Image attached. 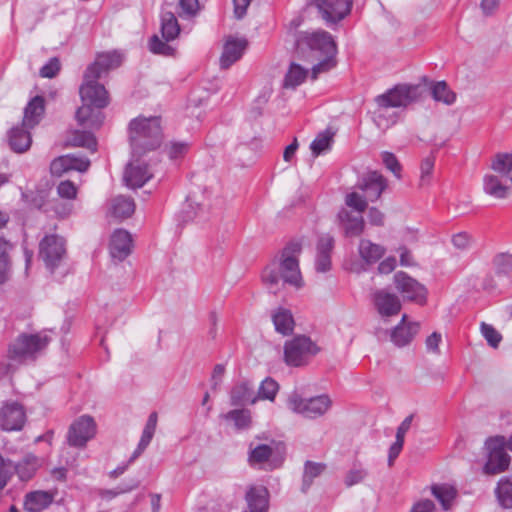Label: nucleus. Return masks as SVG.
Here are the masks:
<instances>
[{"label":"nucleus","mask_w":512,"mask_h":512,"mask_svg":"<svg viewBox=\"0 0 512 512\" xmlns=\"http://www.w3.org/2000/svg\"><path fill=\"white\" fill-rule=\"evenodd\" d=\"M431 492L445 511L451 508L452 503L457 496L456 489L446 484L433 485Z\"/></svg>","instance_id":"35"},{"label":"nucleus","mask_w":512,"mask_h":512,"mask_svg":"<svg viewBox=\"0 0 512 512\" xmlns=\"http://www.w3.org/2000/svg\"><path fill=\"white\" fill-rule=\"evenodd\" d=\"M247 47L246 39L229 38L224 44L220 58V66L223 69L229 68L238 61Z\"/></svg>","instance_id":"21"},{"label":"nucleus","mask_w":512,"mask_h":512,"mask_svg":"<svg viewBox=\"0 0 512 512\" xmlns=\"http://www.w3.org/2000/svg\"><path fill=\"white\" fill-rule=\"evenodd\" d=\"M302 245L298 241L289 242L282 250L279 262H272L262 272V281L267 289L276 294L279 285L289 284L296 288L302 286V277L299 269L298 256Z\"/></svg>","instance_id":"2"},{"label":"nucleus","mask_w":512,"mask_h":512,"mask_svg":"<svg viewBox=\"0 0 512 512\" xmlns=\"http://www.w3.org/2000/svg\"><path fill=\"white\" fill-rule=\"evenodd\" d=\"M275 330L282 335H289L293 332L295 321L292 312L284 307H278L271 313Z\"/></svg>","instance_id":"28"},{"label":"nucleus","mask_w":512,"mask_h":512,"mask_svg":"<svg viewBox=\"0 0 512 512\" xmlns=\"http://www.w3.org/2000/svg\"><path fill=\"white\" fill-rule=\"evenodd\" d=\"M129 139L134 155H142L160 147L163 140L161 118L157 116L134 118L129 123Z\"/></svg>","instance_id":"4"},{"label":"nucleus","mask_w":512,"mask_h":512,"mask_svg":"<svg viewBox=\"0 0 512 512\" xmlns=\"http://www.w3.org/2000/svg\"><path fill=\"white\" fill-rule=\"evenodd\" d=\"M471 242V237L469 234L465 232H460L453 236L452 243L458 249H466L469 247Z\"/></svg>","instance_id":"63"},{"label":"nucleus","mask_w":512,"mask_h":512,"mask_svg":"<svg viewBox=\"0 0 512 512\" xmlns=\"http://www.w3.org/2000/svg\"><path fill=\"white\" fill-rule=\"evenodd\" d=\"M331 404V399L325 394L304 399L300 395L293 393L288 399L289 409L309 419H315L324 415L331 407Z\"/></svg>","instance_id":"9"},{"label":"nucleus","mask_w":512,"mask_h":512,"mask_svg":"<svg viewBox=\"0 0 512 512\" xmlns=\"http://www.w3.org/2000/svg\"><path fill=\"white\" fill-rule=\"evenodd\" d=\"M481 332L491 347H498L502 340V336L492 325L482 322Z\"/></svg>","instance_id":"51"},{"label":"nucleus","mask_w":512,"mask_h":512,"mask_svg":"<svg viewBox=\"0 0 512 512\" xmlns=\"http://www.w3.org/2000/svg\"><path fill=\"white\" fill-rule=\"evenodd\" d=\"M296 42L299 48H307L312 57L318 60V63L312 67L313 79L336 66L337 45L329 32L324 30L300 32Z\"/></svg>","instance_id":"3"},{"label":"nucleus","mask_w":512,"mask_h":512,"mask_svg":"<svg viewBox=\"0 0 512 512\" xmlns=\"http://www.w3.org/2000/svg\"><path fill=\"white\" fill-rule=\"evenodd\" d=\"M123 57L117 51L100 53L97 55L95 61L87 68H94L93 74L101 77L104 73L111 69L118 68L122 63Z\"/></svg>","instance_id":"22"},{"label":"nucleus","mask_w":512,"mask_h":512,"mask_svg":"<svg viewBox=\"0 0 512 512\" xmlns=\"http://www.w3.org/2000/svg\"><path fill=\"white\" fill-rule=\"evenodd\" d=\"M156 425H157V413L152 412L147 419L144 430L142 432L141 439L138 443V452L139 453H142L147 448V446L150 444V442L153 438V435L155 433V430H156Z\"/></svg>","instance_id":"44"},{"label":"nucleus","mask_w":512,"mask_h":512,"mask_svg":"<svg viewBox=\"0 0 512 512\" xmlns=\"http://www.w3.org/2000/svg\"><path fill=\"white\" fill-rule=\"evenodd\" d=\"M180 16L181 17H192L195 16L201 9L199 0H180Z\"/></svg>","instance_id":"53"},{"label":"nucleus","mask_w":512,"mask_h":512,"mask_svg":"<svg viewBox=\"0 0 512 512\" xmlns=\"http://www.w3.org/2000/svg\"><path fill=\"white\" fill-rule=\"evenodd\" d=\"M70 143L76 147H84L95 152L97 149L96 138L91 132L76 130L70 138Z\"/></svg>","instance_id":"43"},{"label":"nucleus","mask_w":512,"mask_h":512,"mask_svg":"<svg viewBox=\"0 0 512 512\" xmlns=\"http://www.w3.org/2000/svg\"><path fill=\"white\" fill-rule=\"evenodd\" d=\"M374 308L382 318H389L397 315L402 304L399 297L386 289H377L371 295Z\"/></svg>","instance_id":"16"},{"label":"nucleus","mask_w":512,"mask_h":512,"mask_svg":"<svg viewBox=\"0 0 512 512\" xmlns=\"http://www.w3.org/2000/svg\"><path fill=\"white\" fill-rule=\"evenodd\" d=\"M135 211V203L131 197L117 196L112 199L111 213L119 219L129 218Z\"/></svg>","instance_id":"33"},{"label":"nucleus","mask_w":512,"mask_h":512,"mask_svg":"<svg viewBox=\"0 0 512 512\" xmlns=\"http://www.w3.org/2000/svg\"><path fill=\"white\" fill-rule=\"evenodd\" d=\"M332 142H333V133L332 132H330L329 130L320 132L310 145L312 154L317 157L320 154L330 150Z\"/></svg>","instance_id":"42"},{"label":"nucleus","mask_w":512,"mask_h":512,"mask_svg":"<svg viewBox=\"0 0 512 512\" xmlns=\"http://www.w3.org/2000/svg\"><path fill=\"white\" fill-rule=\"evenodd\" d=\"M315 6L328 23H337L351 11L353 0H315Z\"/></svg>","instance_id":"14"},{"label":"nucleus","mask_w":512,"mask_h":512,"mask_svg":"<svg viewBox=\"0 0 512 512\" xmlns=\"http://www.w3.org/2000/svg\"><path fill=\"white\" fill-rule=\"evenodd\" d=\"M337 218L346 237H357L363 233L365 222L362 215L354 214L342 208L338 212Z\"/></svg>","instance_id":"19"},{"label":"nucleus","mask_w":512,"mask_h":512,"mask_svg":"<svg viewBox=\"0 0 512 512\" xmlns=\"http://www.w3.org/2000/svg\"><path fill=\"white\" fill-rule=\"evenodd\" d=\"M224 418L233 421L237 429H245L251 422L250 412L244 409L231 410L224 415Z\"/></svg>","instance_id":"46"},{"label":"nucleus","mask_w":512,"mask_h":512,"mask_svg":"<svg viewBox=\"0 0 512 512\" xmlns=\"http://www.w3.org/2000/svg\"><path fill=\"white\" fill-rule=\"evenodd\" d=\"M279 390V384L271 377L265 378L259 387L258 398L273 401Z\"/></svg>","instance_id":"47"},{"label":"nucleus","mask_w":512,"mask_h":512,"mask_svg":"<svg viewBox=\"0 0 512 512\" xmlns=\"http://www.w3.org/2000/svg\"><path fill=\"white\" fill-rule=\"evenodd\" d=\"M435 504L429 499H423L416 502L410 512H434Z\"/></svg>","instance_id":"64"},{"label":"nucleus","mask_w":512,"mask_h":512,"mask_svg":"<svg viewBox=\"0 0 512 512\" xmlns=\"http://www.w3.org/2000/svg\"><path fill=\"white\" fill-rule=\"evenodd\" d=\"M58 195L65 199H74L77 195V188L71 181H62L57 186Z\"/></svg>","instance_id":"58"},{"label":"nucleus","mask_w":512,"mask_h":512,"mask_svg":"<svg viewBox=\"0 0 512 512\" xmlns=\"http://www.w3.org/2000/svg\"><path fill=\"white\" fill-rule=\"evenodd\" d=\"M326 469V465L323 463L306 461L304 463V471L302 476V492H307L311 487L315 478L319 477Z\"/></svg>","instance_id":"34"},{"label":"nucleus","mask_w":512,"mask_h":512,"mask_svg":"<svg viewBox=\"0 0 512 512\" xmlns=\"http://www.w3.org/2000/svg\"><path fill=\"white\" fill-rule=\"evenodd\" d=\"M152 174L145 164L129 163L124 172V181L130 188L142 187L150 178Z\"/></svg>","instance_id":"23"},{"label":"nucleus","mask_w":512,"mask_h":512,"mask_svg":"<svg viewBox=\"0 0 512 512\" xmlns=\"http://www.w3.org/2000/svg\"><path fill=\"white\" fill-rule=\"evenodd\" d=\"M29 128L25 126H16L9 131V145L11 149L17 153L27 151L32 143Z\"/></svg>","instance_id":"29"},{"label":"nucleus","mask_w":512,"mask_h":512,"mask_svg":"<svg viewBox=\"0 0 512 512\" xmlns=\"http://www.w3.org/2000/svg\"><path fill=\"white\" fill-rule=\"evenodd\" d=\"M71 164L73 166V169L78 172H85L88 170L90 166L89 159L83 157V156H77L74 154H71Z\"/></svg>","instance_id":"62"},{"label":"nucleus","mask_w":512,"mask_h":512,"mask_svg":"<svg viewBox=\"0 0 512 512\" xmlns=\"http://www.w3.org/2000/svg\"><path fill=\"white\" fill-rule=\"evenodd\" d=\"M420 329L419 322H407V315L404 314L401 321L391 331L390 339L397 347H404L413 340Z\"/></svg>","instance_id":"18"},{"label":"nucleus","mask_w":512,"mask_h":512,"mask_svg":"<svg viewBox=\"0 0 512 512\" xmlns=\"http://www.w3.org/2000/svg\"><path fill=\"white\" fill-rule=\"evenodd\" d=\"M494 265L498 273L508 274L512 271V254L502 253L494 258Z\"/></svg>","instance_id":"54"},{"label":"nucleus","mask_w":512,"mask_h":512,"mask_svg":"<svg viewBox=\"0 0 512 512\" xmlns=\"http://www.w3.org/2000/svg\"><path fill=\"white\" fill-rule=\"evenodd\" d=\"M54 500V494L48 491H32L25 495L24 509L27 512H42L48 508Z\"/></svg>","instance_id":"24"},{"label":"nucleus","mask_w":512,"mask_h":512,"mask_svg":"<svg viewBox=\"0 0 512 512\" xmlns=\"http://www.w3.org/2000/svg\"><path fill=\"white\" fill-rule=\"evenodd\" d=\"M483 190L487 195L496 199H505L510 193V187L502 177L494 174L484 175Z\"/></svg>","instance_id":"27"},{"label":"nucleus","mask_w":512,"mask_h":512,"mask_svg":"<svg viewBox=\"0 0 512 512\" xmlns=\"http://www.w3.org/2000/svg\"><path fill=\"white\" fill-rule=\"evenodd\" d=\"M60 68L61 65L59 59L53 57L49 59V61L44 66H42L39 74L43 78H53L59 73Z\"/></svg>","instance_id":"56"},{"label":"nucleus","mask_w":512,"mask_h":512,"mask_svg":"<svg viewBox=\"0 0 512 512\" xmlns=\"http://www.w3.org/2000/svg\"><path fill=\"white\" fill-rule=\"evenodd\" d=\"M132 246L131 234L124 229H117L111 235L109 244L110 255L113 259L123 261L130 255Z\"/></svg>","instance_id":"17"},{"label":"nucleus","mask_w":512,"mask_h":512,"mask_svg":"<svg viewBox=\"0 0 512 512\" xmlns=\"http://www.w3.org/2000/svg\"><path fill=\"white\" fill-rule=\"evenodd\" d=\"M431 95L437 102L451 105L456 100V94L448 87L445 81H438L432 84Z\"/></svg>","instance_id":"37"},{"label":"nucleus","mask_w":512,"mask_h":512,"mask_svg":"<svg viewBox=\"0 0 512 512\" xmlns=\"http://www.w3.org/2000/svg\"><path fill=\"white\" fill-rule=\"evenodd\" d=\"M269 493L263 486H252L246 493L249 512H267Z\"/></svg>","instance_id":"25"},{"label":"nucleus","mask_w":512,"mask_h":512,"mask_svg":"<svg viewBox=\"0 0 512 512\" xmlns=\"http://www.w3.org/2000/svg\"><path fill=\"white\" fill-rule=\"evenodd\" d=\"M94 68H87L83 83L79 88V94L83 105L76 111V119L84 128L97 129L103 123L101 109L109 104V96L105 87L98 83V77L93 74Z\"/></svg>","instance_id":"1"},{"label":"nucleus","mask_w":512,"mask_h":512,"mask_svg":"<svg viewBox=\"0 0 512 512\" xmlns=\"http://www.w3.org/2000/svg\"><path fill=\"white\" fill-rule=\"evenodd\" d=\"M256 397H254L253 387L247 382H241L236 384L230 392V404L232 406H244L247 403H255Z\"/></svg>","instance_id":"30"},{"label":"nucleus","mask_w":512,"mask_h":512,"mask_svg":"<svg viewBox=\"0 0 512 512\" xmlns=\"http://www.w3.org/2000/svg\"><path fill=\"white\" fill-rule=\"evenodd\" d=\"M388 186L387 179L378 171H368L359 178L356 187L370 202H376Z\"/></svg>","instance_id":"15"},{"label":"nucleus","mask_w":512,"mask_h":512,"mask_svg":"<svg viewBox=\"0 0 512 512\" xmlns=\"http://www.w3.org/2000/svg\"><path fill=\"white\" fill-rule=\"evenodd\" d=\"M138 484L139 483L137 481H134L131 484L120 485L115 489H102L99 491V496L102 499L111 500L120 494L127 493V492L134 490L135 488L138 487Z\"/></svg>","instance_id":"50"},{"label":"nucleus","mask_w":512,"mask_h":512,"mask_svg":"<svg viewBox=\"0 0 512 512\" xmlns=\"http://www.w3.org/2000/svg\"><path fill=\"white\" fill-rule=\"evenodd\" d=\"M423 94V88L420 85L399 84L388 90L386 93L376 97L375 101L378 110L375 112V121L381 128H388L396 123V116L386 119L385 112L389 108L407 107L418 101Z\"/></svg>","instance_id":"5"},{"label":"nucleus","mask_w":512,"mask_h":512,"mask_svg":"<svg viewBox=\"0 0 512 512\" xmlns=\"http://www.w3.org/2000/svg\"><path fill=\"white\" fill-rule=\"evenodd\" d=\"M149 50L153 54L162 56H172L175 49L167 44V41H162L157 35H153L149 40Z\"/></svg>","instance_id":"49"},{"label":"nucleus","mask_w":512,"mask_h":512,"mask_svg":"<svg viewBox=\"0 0 512 512\" xmlns=\"http://www.w3.org/2000/svg\"><path fill=\"white\" fill-rule=\"evenodd\" d=\"M45 111V100L42 96L32 98L24 109L23 126L34 128L39 124Z\"/></svg>","instance_id":"26"},{"label":"nucleus","mask_w":512,"mask_h":512,"mask_svg":"<svg viewBox=\"0 0 512 512\" xmlns=\"http://www.w3.org/2000/svg\"><path fill=\"white\" fill-rule=\"evenodd\" d=\"M434 163H435V159L433 156H428L422 160L421 166H420V170H421L420 184L422 186L429 183L430 176L434 169Z\"/></svg>","instance_id":"57"},{"label":"nucleus","mask_w":512,"mask_h":512,"mask_svg":"<svg viewBox=\"0 0 512 512\" xmlns=\"http://www.w3.org/2000/svg\"><path fill=\"white\" fill-rule=\"evenodd\" d=\"M12 467V463L10 461L4 460V458L0 455V492L7 485V482L11 476Z\"/></svg>","instance_id":"60"},{"label":"nucleus","mask_w":512,"mask_h":512,"mask_svg":"<svg viewBox=\"0 0 512 512\" xmlns=\"http://www.w3.org/2000/svg\"><path fill=\"white\" fill-rule=\"evenodd\" d=\"M26 422V412L22 404L11 401L0 408V428L4 431H19Z\"/></svg>","instance_id":"13"},{"label":"nucleus","mask_w":512,"mask_h":512,"mask_svg":"<svg viewBox=\"0 0 512 512\" xmlns=\"http://www.w3.org/2000/svg\"><path fill=\"white\" fill-rule=\"evenodd\" d=\"M485 449L487 452V459L483 466L484 474L497 475L508 469L511 457L506 452L508 444L504 436L497 435L489 437L485 441Z\"/></svg>","instance_id":"7"},{"label":"nucleus","mask_w":512,"mask_h":512,"mask_svg":"<svg viewBox=\"0 0 512 512\" xmlns=\"http://www.w3.org/2000/svg\"><path fill=\"white\" fill-rule=\"evenodd\" d=\"M358 250L361 259L367 264L376 263L385 254L383 246L367 239L360 241Z\"/></svg>","instance_id":"31"},{"label":"nucleus","mask_w":512,"mask_h":512,"mask_svg":"<svg viewBox=\"0 0 512 512\" xmlns=\"http://www.w3.org/2000/svg\"><path fill=\"white\" fill-rule=\"evenodd\" d=\"M96 434V423L89 415L78 417L69 427L67 442L72 447L82 448Z\"/></svg>","instance_id":"12"},{"label":"nucleus","mask_w":512,"mask_h":512,"mask_svg":"<svg viewBox=\"0 0 512 512\" xmlns=\"http://www.w3.org/2000/svg\"><path fill=\"white\" fill-rule=\"evenodd\" d=\"M38 466V458L35 455L28 454L12 468L15 469L22 480H29L36 472Z\"/></svg>","instance_id":"36"},{"label":"nucleus","mask_w":512,"mask_h":512,"mask_svg":"<svg viewBox=\"0 0 512 512\" xmlns=\"http://www.w3.org/2000/svg\"><path fill=\"white\" fill-rule=\"evenodd\" d=\"M367 475V472L362 468H352L348 471L345 476V484L347 487H351L355 484L360 483Z\"/></svg>","instance_id":"59"},{"label":"nucleus","mask_w":512,"mask_h":512,"mask_svg":"<svg viewBox=\"0 0 512 512\" xmlns=\"http://www.w3.org/2000/svg\"><path fill=\"white\" fill-rule=\"evenodd\" d=\"M188 151V144L186 142H171L166 146V152L171 160H176L183 157Z\"/></svg>","instance_id":"55"},{"label":"nucleus","mask_w":512,"mask_h":512,"mask_svg":"<svg viewBox=\"0 0 512 512\" xmlns=\"http://www.w3.org/2000/svg\"><path fill=\"white\" fill-rule=\"evenodd\" d=\"M394 284L405 300L419 305H424L427 302L428 291L426 287L406 272H396L394 274Z\"/></svg>","instance_id":"11"},{"label":"nucleus","mask_w":512,"mask_h":512,"mask_svg":"<svg viewBox=\"0 0 512 512\" xmlns=\"http://www.w3.org/2000/svg\"><path fill=\"white\" fill-rule=\"evenodd\" d=\"M308 70L299 64L292 63L285 75L284 86L286 88H295L302 84L306 79Z\"/></svg>","instance_id":"40"},{"label":"nucleus","mask_w":512,"mask_h":512,"mask_svg":"<svg viewBox=\"0 0 512 512\" xmlns=\"http://www.w3.org/2000/svg\"><path fill=\"white\" fill-rule=\"evenodd\" d=\"M334 242V238L328 234L319 238L315 260V269L317 272L325 273L330 270L331 253L334 248Z\"/></svg>","instance_id":"20"},{"label":"nucleus","mask_w":512,"mask_h":512,"mask_svg":"<svg viewBox=\"0 0 512 512\" xmlns=\"http://www.w3.org/2000/svg\"><path fill=\"white\" fill-rule=\"evenodd\" d=\"M12 245L4 237L0 236V284L4 283L10 273V260L8 252Z\"/></svg>","instance_id":"41"},{"label":"nucleus","mask_w":512,"mask_h":512,"mask_svg":"<svg viewBox=\"0 0 512 512\" xmlns=\"http://www.w3.org/2000/svg\"><path fill=\"white\" fill-rule=\"evenodd\" d=\"M368 201L369 200H367L365 196H362L357 192H351L345 196L346 206L352 208L358 215H362V213L367 209Z\"/></svg>","instance_id":"48"},{"label":"nucleus","mask_w":512,"mask_h":512,"mask_svg":"<svg viewBox=\"0 0 512 512\" xmlns=\"http://www.w3.org/2000/svg\"><path fill=\"white\" fill-rule=\"evenodd\" d=\"M442 341V336L438 332H433L426 338L425 344L428 352L440 354L439 344Z\"/></svg>","instance_id":"61"},{"label":"nucleus","mask_w":512,"mask_h":512,"mask_svg":"<svg viewBox=\"0 0 512 512\" xmlns=\"http://www.w3.org/2000/svg\"><path fill=\"white\" fill-rule=\"evenodd\" d=\"M51 338L45 332L21 333L9 345L8 358L18 364L36 361L49 345Z\"/></svg>","instance_id":"6"},{"label":"nucleus","mask_w":512,"mask_h":512,"mask_svg":"<svg viewBox=\"0 0 512 512\" xmlns=\"http://www.w3.org/2000/svg\"><path fill=\"white\" fill-rule=\"evenodd\" d=\"M273 449L266 444L250 445L249 462L251 465L263 464L272 456Z\"/></svg>","instance_id":"45"},{"label":"nucleus","mask_w":512,"mask_h":512,"mask_svg":"<svg viewBox=\"0 0 512 512\" xmlns=\"http://www.w3.org/2000/svg\"><path fill=\"white\" fill-rule=\"evenodd\" d=\"M496 497L501 507L512 508V481L509 478H501L495 489Z\"/></svg>","instance_id":"38"},{"label":"nucleus","mask_w":512,"mask_h":512,"mask_svg":"<svg viewBox=\"0 0 512 512\" xmlns=\"http://www.w3.org/2000/svg\"><path fill=\"white\" fill-rule=\"evenodd\" d=\"M66 255L65 240L55 234L46 235L39 244V257L46 268L54 273Z\"/></svg>","instance_id":"10"},{"label":"nucleus","mask_w":512,"mask_h":512,"mask_svg":"<svg viewBox=\"0 0 512 512\" xmlns=\"http://www.w3.org/2000/svg\"><path fill=\"white\" fill-rule=\"evenodd\" d=\"M318 352V346L309 337L298 335L285 343L284 360L289 366L300 367Z\"/></svg>","instance_id":"8"},{"label":"nucleus","mask_w":512,"mask_h":512,"mask_svg":"<svg viewBox=\"0 0 512 512\" xmlns=\"http://www.w3.org/2000/svg\"><path fill=\"white\" fill-rule=\"evenodd\" d=\"M180 32V26L177 18L171 11L162 10L161 12V34L165 41L174 40Z\"/></svg>","instance_id":"32"},{"label":"nucleus","mask_w":512,"mask_h":512,"mask_svg":"<svg viewBox=\"0 0 512 512\" xmlns=\"http://www.w3.org/2000/svg\"><path fill=\"white\" fill-rule=\"evenodd\" d=\"M381 158H382V162L385 165V167L389 171H391L395 175L396 178L399 179L401 177L402 167H401L398 159L396 158V156L391 152L384 151L381 154Z\"/></svg>","instance_id":"52"},{"label":"nucleus","mask_w":512,"mask_h":512,"mask_svg":"<svg viewBox=\"0 0 512 512\" xmlns=\"http://www.w3.org/2000/svg\"><path fill=\"white\" fill-rule=\"evenodd\" d=\"M491 168L510 179L512 183V153H498L492 160Z\"/></svg>","instance_id":"39"}]
</instances>
